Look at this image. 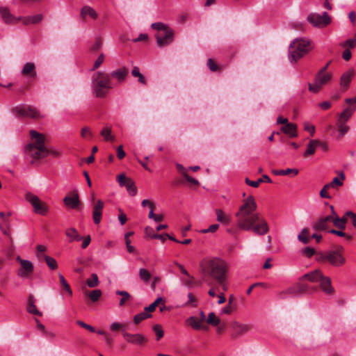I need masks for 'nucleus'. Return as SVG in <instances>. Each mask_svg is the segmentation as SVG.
Listing matches in <instances>:
<instances>
[{
    "label": "nucleus",
    "instance_id": "e2e57ef3",
    "mask_svg": "<svg viewBox=\"0 0 356 356\" xmlns=\"http://www.w3.org/2000/svg\"><path fill=\"white\" fill-rule=\"evenodd\" d=\"M148 217L149 218L153 219L156 222H161L164 218L162 214H154L152 211H149Z\"/></svg>",
    "mask_w": 356,
    "mask_h": 356
},
{
    "label": "nucleus",
    "instance_id": "6e6d98bb",
    "mask_svg": "<svg viewBox=\"0 0 356 356\" xmlns=\"http://www.w3.org/2000/svg\"><path fill=\"white\" fill-rule=\"evenodd\" d=\"M45 261L50 270H54L57 269L58 263L54 258L49 256L48 257H45Z\"/></svg>",
    "mask_w": 356,
    "mask_h": 356
},
{
    "label": "nucleus",
    "instance_id": "58836bf2",
    "mask_svg": "<svg viewBox=\"0 0 356 356\" xmlns=\"http://www.w3.org/2000/svg\"><path fill=\"white\" fill-rule=\"evenodd\" d=\"M298 239L303 243L307 244L310 241L309 230L308 228H304L298 236Z\"/></svg>",
    "mask_w": 356,
    "mask_h": 356
},
{
    "label": "nucleus",
    "instance_id": "49530a36",
    "mask_svg": "<svg viewBox=\"0 0 356 356\" xmlns=\"http://www.w3.org/2000/svg\"><path fill=\"white\" fill-rule=\"evenodd\" d=\"M188 301L184 303L185 307H196L197 306V298L192 293H188Z\"/></svg>",
    "mask_w": 356,
    "mask_h": 356
},
{
    "label": "nucleus",
    "instance_id": "aec40b11",
    "mask_svg": "<svg viewBox=\"0 0 356 356\" xmlns=\"http://www.w3.org/2000/svg\"><path fill=\"white\" fill-rule=\"evenodd\" d=\"M232 338H237L250 330V326L248 325L240 324L238 323H234L232 325Z\"/></svg>",
    "mask_w": 356,
    "mask_h": 356
},
{
    "label": "nucleus",
    "instance_id": "f03ea898",
    "mask_svg": "<svg viewBox=\"0 0 356 356\" xmlns=\"http://www.w3.org/2000/svg\"><path fill=\"white\" fill-rule=\"evenodd\" d=\"M228 270L227 263L217 257H206L199 264V271L202 277L216 281L224 291L227 289Z\"/></svg>",
    "mask_w": 356,
    "mask_h": 356
},
{
    "label": "nucleus",
    "instance_id": "a211bd4d",
    "mask_svg": "<svg viewBox=\"0 0 356 356\" xmlns=\"http://www.w3.org/2000/svg\"><path fill=\"white\" fill-rule=\"evenodd\" d=\"M333 216H327L320 218L312 223V228L315 231H322L327 228L328 224L332 222Z\"/></svg>",
    "mask_w": 356,
    "mask_h": 356
},
{
    "label": "nucleus",
    "instance_id": "bb28decb",
    "mask_svg": "<svg viewBox=\"0 0 356 356\" xmlns=\"http://www.w3.org/2000/svg\"><path fill=\"white\" fill-rule=\"evenodd\" d=\"M280 131L291 138L297 137V127L293 123H286L280 128Z\"/></svg>",
    "mask_w": 356,
    "mask_h": 356
},
{
    "label": "nucleus",
    "instance_id": "f257e3e1",
    "mask_svg": "<svg viewBox=\"0 0 356 356\" xmlns=\"http://www.w3.org/2000/svg\"><path fill=\"white\" fill-rule=\"evenodd\" d=\"M257 207L254 197L248 196L236 213V223L241 229L252 231L261 236L268 232L269 227L264 218L259 213L255 212Z\"/></svg>",
    "mask_w": 356,
    "mask_h": 356
},
{
    "label": "nucleus",
    "instance_id": "69168bd1",
    "mask_svg": "<svg viewBox=\"0 0 356 356\" xmlns=\"http://www.w3.org/2000/svg\"><path fill=\"white\" fill-rule=\"evenodd\" d=\"M76 324L79 325V326H81V327L85 328L87 330L91 332H96V330L95 329L94 327H92V326L86 323L85 322H83L82 321H76Z\"/></svg>",
    "mask_w": 356,
    "mask_h": 356
},
{
    "label": "nucleus",
    "instance_id": "b1692460",
    "mask_svg": "<svg viewBox=\"0 0 356 356\" xmlns=\"http://www.w3.org/2000/svg\"><path fill=\"white\" fill-rule=\"evenodd\" d=\"M320 287L321 290L326 294H332L334 293V289L331 284V280L328 277L322 275V278L320 279L319 282Z\"/></svg>",
    "mask_w": 356,
    "mask_h": 356
},
{
    "label": "nucleus",
    "instance_id": "5701e85b",
    "mask_svg": "<svg viewBox=\"0 0 356 356\" xmlns=\"http://www.w3.org/2000/svg\"><path fill=\"white\" fill-rule=\"evenodd\" d=\"M0 14L1 18L6 24H16L19 19L15 17L10 12V10L5 7L0 8Z\"/></svg>",
    "mask_w": 356,
    "mask_h": 356
},
{
    "label": "nucleus",
    "instance_id": "0e129e2a",
    "mask_svg": "<svg viewBox=\"0 0 356 356\" xmlns=\"http://www.w3.org/2000/svg\"><path fill=\"white\" fill-rule=\"evenodd\" d=\"M345 102L348 105V107L352 108L353 113L356 110V96L353 98H347Z\"/></svg>",
    "mask_w": 356,
    "mask_h": 356
},
{
    "label": "nucleus",
    "instance_id": "603ef678",
    "mask_svg": "<svg viewBox=\"0 0 356 356\" xmlns=\"http://www.w3.org/2000/svg\"><path fill=\"white\" fill-rule=\"evenodd\" d=\"M346 122L337 121V127L340 133V138L343 137L348 131L349 127L346 124Z\"/></svg>",
    "mask_w": 356,
    "mask_h": 356
},
{
    "label": "nucleus",
    "instance_id": "20e7f679",
    "mask_svg": "<svg viewBox=\"0 0 356 356\" xmlns=\"http://www.w3.org/2000/svg\"><path fill=\"white\" fill-rule=\"evenodd\" d=\"M113 81L108 73L98 71L92 74V89L95 97L98 98L105 97L108 91L114 88Z\"/></svg>",
    "mask_w": 356,
    "mask_h": 356
},
{
    "label": "nucleus",
    "instance_id": "2eb2a0df",
    "mask_svg": "<svg viewBox=\"0 0 356 356\" xmlns=\"http://www.w3.org/2000/svg\"><path fill=\"white\" fill-rule=\"evenodd\" d=\"M104 202L102 200H98L92 207V220L95 225H99L101 222Z\"/></svg>",
    "mask_w": 356,
    "mask_h": 356
},
{
    "label": "nucleus",
    "instance_id": "ddd939ff",
    "mask_svg": "<svg viewBox=\"0 0 356 356\" xmlns=\"http://www.w3.org/2000/svg\"><path fill=\"white\" fill-rule=\"evenodd\" d=\"M123 337L129 343L142 346L147 342L148 339L143 334H131L126 332L124 330H122Z\"/></svg>",
    "mask_w": 356,
    "mask_h": 356
},
{
    "label": "nucleus",
    "instance_id": "9d476101",
    "mask_svg": "<svg viewBox=\"0 0 356 356\" xmlns=\"http://www.w3.org/2000/svg\"><path fill=\"white\" fill-rule=\"evenodd\" d=\"M323 260L329 261L332 266H340L345 264L346 259L341 254L340 250L330 251L322 257Z\"/></svg>",
    "mask_w": 356,
    "mask_h": 356
},
{
    "label": "nucleus",
    "instance_id": "f704fd0d",
    "mask_svg": "<svg viewBox=\"0 0 356 356\" xmlns=\"http://www.w3.org/2000/svg\"><path fill=\"white\" fill-rule=\"evenodd\" d=\"M302 282L303 281H300L299 280V282L297 283L300 295V294H303V293H306L308 291L314 292V291H316L318 290L316 287L310 286L307 284L302 283Z\"/></svg>",
    "mask_w": 356,
    "mask_h": 356
},
{
    "label": "nucleus",
    "instance_id": "5fc2aeb1",
    "mask_svg": "<svg viewBox=\"0 0 356 356\" xmlns=\"http://www.w3.org/2000/svg\"><path fill=\"white\" fill-rule=\"evenodd\" d=\"M139 277L144 282H148L151 279V274L147 270L140 268L139 270Z\"/></svg>",
    "mask_w": 356,
    "mask_h": 356
},
{
    "label": "nucleus",
    "instance_id": "774afa93",
    "mask_svg": "<svg viewBox=\"0 0 356 356\" xmlns=\"http://www.w3.org/2000/svg\"><path fill=\"white\" fill-rule=\"evenodd\" d=\"M329 189V186L325 184L320 191V196L323 198L331 199L332 197L327 193Z\"/></svg>",
    "mask_w": 356,
    "mask_h": 356
},
{
    "label": "nucleus",
    "instance_id": "dca6fc26",
    "mask_svg": "<svg viewBox=\"0 0 356 356\" xmlns=\"http://www.w3.org/2000/svg\"><path fill=\"white\" fill-rule=\"evenodd\" d=\"M129 74L128 70L125 67H120L115 70L112 71L108 76H111V79H115L118 83H122L127 79Z\"/></svg>",
    "mask_w": 356,
    "mask_h": 356
},
{
    "label": "nucleus",
    "instance_id": "c9c22d12",
    "mask_svg": "<svg viewBox=\"0 0 356 356\" xmlns=\"http://www.w3.org/2000/svg\"><path fill=\"white\" fill-rule=\"evenodd\" d=\"M298 170L296 168H287L285 170H274L273 173L275 175H289L293 174V176H296L298 174Z\"/></svg>",
    "mask_w": 356,
    "mask_h": 356
},
{
    "label": "nucleus",
    "instance_id": "864d4df0",
    "mask_svg": "<svg viewBox=\"0 0 356 356\" xmlns=\"http://www.w3.org/2000/svg\"><path fill=\"white\" fill-rule=\"evenodd\" d=\"M151 27L153 29L158 31V33L165 31L167 29H170L167 25H165V24H163L162 22L152 23L151 25Z\"/></svg>",
    "mask_w": 356,
    "mask_h": 356
},
{
    "label": "nucleus",
    "instance_id": "f8f14e48",
    "mask_svg": "<svg viewBox=\"0 0 356 356\" xmlns=\"http://www.w3.org/2000/svg\"><path fill=\"white\" fill-rule=\"evenodd\" d=\"M157 44L163 47L170 44L174 39V31L172 29H168L165 31L157 33L155 35Z\"/></svg>",
    "mask_w": 356,
    "mask_h": 356
},
{
    "label": "nucleus",
    "instance_id": "393cba45",
    "mask_svg": "<svg viewBox=\"0 0 356 356\" xmlns=\"http://www.w3.org/2000/svg\"><path fill=\"white\" fill-rule=\"evenodd\" d=\"M43 19L42 14H38L33 16H27L23 17H18L19 21H22L24 25L36 24L40 23Z\"/></svg>",
    "mask_w": 356,
    "mask_h": 356
},
{
    "label": "nucleus",
    "instance_id": "6ab92c4d",
    "mask_svg": "<svg viewBox=\"0 0 356 356\" xmlns=\"http://www.w3.org/2000/svg\"><path fill=\"white\" fill-rule=\"evenodd\" d=\"M63 202L68 208L78 209L80 205V200L77 191L74 192L72 195L65 196L63 199Z\"/></svg>",
    "mask_w": 356,
    "mask_h": 356
},
{
    "label": "nucleus",
    "instance_id": "4468645a",
    "mask_svg": "<svg viewBox=\"0 0 356 356\" xmlns=\"http://www.w3.org/2000/svg\"><path fill=\"white\" fill-rule=\"evenodd\" d=\"M21 264V268L18 272V275L21 277H27L33 271V265L31 261L26 259H22L19 257L17 258Z\"/></svg>",
    "mask_w": 356,
    "mask_h": 356
},
{
    "label": "nucleus",
    "instance_id": "4c0bfd02",
    "mask_svg": "<svg viewBox=\"0 0 356 356\" xmlns=\"http://www.w3.org/2000/svg\"><path fill=\"white\" fill-rule=\"evenodd\" d=\"M186 323L193 329L198 330L202 328V323L195 316H191L186 319Z\"/></svg>",
    "mask_w": 356,
    "mask_h": 356
},
{
    "label": "nucleus",
    "instance_id": "c756f323",
    "mask_svg": "<svg viewBox=\"0 0 356 356\" xmlns=\"http://www.w3.org/2000/svg\"><path fill=\"white\" fill-rule=\"evenodd\" d=\"M35 298L33 297V295H31L29 298V302H28V305H27V311L28 312L32 314H34V315H36V316H41L42 315V312H40L37 307H36V305L35 304Z\"/></svg>",
    "mask_w": 356,
    "mask_h": 356
},
{
    "label": "nucleus",
    "instance_id": "e433bc0d",
    "mask_svg": "<svg viewBox=\"0 0 356 356\" xmlns=\"http://www.w3.org/2000/svg\"><path fill=\"white\" fill-rule=\"evenodd\" d=\"M353 114L352 108L347 107L346 108L343 112L339 115V119L337 121L346 122Z\"/></svg>",
    "mask_w": 356,
    "mask_h": 356
},
{
    "label": "nucleus",
    "instance_id": "2f4dec72",
    "mask_svg": "<svg viewBox=\"0 0 356 356\" xmlns=\"http://www.w3.org/2000/svg\"><path fill=\"white\" fill-rule=\"evenodd\" d=\"M217 220L224 225H228L230 222V216L225 213L222 209H216Z\"/></svg>",
    "mask_w": 356,
    "mask_h": 356
},
{
    "label": "nucleus",
    "instance_id": "7c9ffc66",
    "mask_svg": "<svg viewBox=\"0 0 356 356\" xmlns=\"http://www.w3.org/2000/svg\"><path fill=\"white\" fill-rule=\"evenodd\" d=\"M88 15L94 19L97 18V14L92 7L84 6L81 10V17L85 19Z\"/></svg>",
    "mask_w": 356,
    "mask_h": 356
},
{
    "label": "nucleus",
    "instance_id": "a19ab883",
    "mask_svg": "<svg viewBox=\"0 0 356 356\" xmlns=\"http://www.w3.org/2000/svg\"><path fill=\"white\" fill-rule=\"evenodd\" d=\"M111 127H104L100 134L104 138V140L106 141H113L115 138L111 136Z\"/></svg>",
    "mask_w": 356,
    "mask_h": 356
},
{
    "label": "nucleus",
    "instance_id": "9b49d317",
    "mask_svg": "<svg viewBox=\"0 0 356 356\" xmlns=\"http://www.w3.org/2000/svg\"><path fill=\"white\" fill-rule=\"evenodd\" d=\"M117 180L120 186L126 187L131 196H135L137 194V187L131 178L127 177L124 174H120L117 177Z\"/></svg>",
    "mask_w": 356,
    "mask_h": 356
},
{
    "label": "nucleus",
    "instance_id": "bf43d9fd",
    "mask_svg": "<svg viewBox=\"0 0 356 356\" xmlns=\"http://www.w3.org/2000/svg\"><path fill=\"white\" fill-rule=\"evenodd\" d=\"M153 330L154 331L156 336V340L159 341L164 334V332L160 325H155L153 327Z\"/></svg>",
    "mask_w": 356,
    "mask_h": 356
},
{
    "label": "nucleus",
    "instance_id": "473e14b6",
    "mask_svg": "<svg viewBox=\"0 0 356 356\" xmlns=\"http://www.w3.org/2000/svg\"><path fill=\"white\" fill-rule=\"evenodd\" d=\"M245 181L248 185L254 188H257L259 186V184L263 181L271 183L272 181L268 175H264L262 176L261 178L258 179L257 181H252L250 180L248 178H245Z\"/></svg>",
    "mask_w": 356,
    "mask_h": 356
},
{
    "label": "nucleus",
    "instance_id": "4d7b16f0",
    "mask_svg": "<svg viewBox=\"0 0 356 356\" xmlns=\"http://www.w3.org/2000/svg\"><path fill=\"white\" fill-rule=\"evenodd\" d=\"M102 291L99 289H96L90 291L88 293V297L92 302H97L102 296Z\"/></svg>",
    "mask_w": 356,
    "mask_h": 356
},
{
    "label": "nucleus",
    "instance_id": "de8ad7c7",
    "mask_svg": "<svg viewBox=\"0 0 356 356\" xmlns=\"http://www.w3.org/2000/svg\"><path fill=\"white\" fill-rule=\"evenodd\" d=\"M316 148H317L316 140H310L307 145V150L304 153V156L312 155L315 152V150Z\"/></svg>",
    "mask_w": 356,
    "mask_h": 356
},
{
    "label": "nucleus",
    "instance_id": "72a5a7b5",
    "mask_svg": "<svg viewBox=\"0 0 356 356\" xmlns=\"http://www.w3.org/2000/svg\"><path fill=\"white\" fill-rule=\"evenodd\" d=\"M116 294L122 296V298L120 300L119 302L120 307H124L127 302H129L132 299L131 296L129 294V293H128L126 291L118 290L116 291Z\"/></svg>",
    "mask_w": 356,
    "mask_h": 356
},
{
    "label": "nucleus",
    "instance_id": "37998d69",
    "mask_svg": "<svg viewBox=\"0 0 356 356\" xmlns=\"http://www.w3.org/2000/svg\"><path fill=\"white\" fill-rule=\"evenodd\" d=\"M207 322L212 326H217L220 324V319L216 316L214 312H211L207 316Z\"/></svg>",
    "mask_w": 356,
    "mask_h": 356
},
{
    "label": "nucleus",
    "instance_id": "a878e982",
    "mask_svg": "<svg viewBox=\"0 0 356 356\" xmlns=\"http://www.w3.org/2000/svg\"><path fill=\"white\" fill-rule=\"evenodd\" d=\"M355 72L353 69H350L348 71L345 72L341 76L340 79V85L347 89L349 86L350 82L351 79L354 76Z\"/></svg>",
    "mask_w": 356,
    "mask_h": 356
},
{
    "label": "nucleus",
    "instance_id": "09e8293b",
    "mask_svg": "<svg viewBox=\"0 0 356 356\" xmlns=\"http://www.w3.org/2000/svg\"><path fill=\"white\" fill-rule=\"evenodd\" d=\"M86 284L90 288L97 286L99 284L97 275L95 273H92L91 275V277L86 280Z\"/></svg>",
    "mask_w": 356,
    "mask_h": 356
},
{
    "label": "nucleus",
    "instance_id": "6e6552de",
    "mask_svg": "<svg viewBox=\"0 0 356 356\" xmlns=\"http://www.w3.org/2000/svg\"><path fill=\"white\" fill-rule=\"evenodd\" d=\"M307 19L313 26L318 29L325 28L332 22V17L326 12H324L322 15L314 13H310Z\"/></svg>",
    "mask_w": 356,
    "mask_h": 356
},
{
    "label": "nucleus",
    "instance_id": "c03bdc74",
    "mask_svg": "<svg viewBox=\"0 0 356 356\" xmlns=\"http://www.w3.org/2000/svg\"><path fill=\"white\" fill-rule=\"evenodd\" d=\"M341 180L338 177H334L332 181L327 184L329 188H335L338 186H341L343 185V181L345 179V175L343 172L340 174Z\"/></svg>",
    "mask_w": 356,
    "mask_h": 356
},
{
    "label": "nucleus",
    "instance_id": "8fccbe9b",
    "mask_svg": "<svg viewBox=\"0 0 356 356\" xmlns=\"http://www.w3.org/2000/svg\"><path fill=\"white\" fill-rule=\"evenodd\" d=\"M151 316H152V315L150 314L143 311V312L139 313L134 316V321L136 324H138L141 321H143L148 318H150Z\"/></svg>",
    "mask_w": 356,
    "mask_h": 356
},
{
    "label": "nucleus",
    "instance_id": "c85d7f7f",
    "mask_svg": "<svg viewBox=\"0 0 356 356\" xmlns=\"http://www.w3.org/2000/svg\"><path fill=\"white\" fill-rule=\"evenodd\" d=\"M65 235L69 238V242L79 241L82 237L79 235L78 231L74 227L67 228L65 230Z\"/></svg>",
    "mask_w": 356,
    "mask_h": 356
},
{
    "label": "nucleus",
    "instance_id": "1a4fd4ad",
    "mask_svg": "<svg viewBox=\"0 0 356 356\" xmlns=\"http://www.w3.org/2000/svg\"><path fill=\"white\" fill-rule=\"evenodd\" d=\"M13 111L18 116L31 118L33 119L42 118L43 115L33 106L30 105H20L16 106Z\"/></svg>",
    "mask_w": 356,
    "mask_h": 356
},
{
    "label": "nucleus",
    "instance_id": "ea45409f",
    "mask_svg": "<svg viewBox=\"0 0 356 356\" xmlns=\"http://www.w3.org/2000/svg\"><path fill=\"white\" fill-rule=\"evenodd\" d=\"M345 216L342 217L341 218H339L338 216H336L335 217L333 216L332 222L335 227H337L339 229H344L346 228V223L347 222V219Z\"/></svg>",
    "mask_w": 356,
    "mask_h": 356
},
{
    "label": "nucleus",
    "instance_id": "338daca9",
    "mask_svg": "<svg viewBox=\"0 0 356 356\" xmlns=\"http://www.w3.org/2000/svg\"><path fill=\"white\" fill-rule=\"evenodd\" d=\"M207 66L209 67L210 70L212 72H216L219 69L218 65L212 58L208 59Z\"/></svg>",
    "mask_w": 356,
    "mask_h": 356
},
{
    "label": "nucleus",
    "instance_id": "39448f33",
    "mask_svg": "<svg viewBox=\"0 0 356 356\" xmlns=\"http://www.w3.org/2000/svg\"><path fill=\"white\" fill-rule=\"evenodd\" d=\"M312 49L311 40L305 38L293 40L289 47V58L296 62Z\"/></svg>",
    "mask_w": 356,
    "mask_h": 356
},
{
    "label": "nucleus",
    "instance_id": "680f3d73",
    "mask_svg": "<svg viewBox=\"0 0 356 356\" xmlns=\"http://www.w3.org/2000/svg\"><path fill=\"white\" fill-rule=\"evenodd\" d=\"M104 60V54H101L98 56L97 59L95 60V62L93 65V67L92 68V70H95L97 68H99L101 66V65L103 63Z\"/></svg>",
    "mask_w": 356,
    "mask_h": 356
},
{
    "label": "nucleus",
    "instance_id": "3c124183",
    "mask_svg": "<svg viewBox=\"0 0 356 356\" xmlns=\"http://www.w3.org/2000/svg\"><path fill=\"white\" fill-rule=\"evenodd\" d=\"M133 234H134L133 232H127L124 235V239H125L127 251L130 253L134 252L135 250L134 247L131 245V241L129 239V237L131 236H132Z\"/></svg>",
    "mask_w": 356,
    "mask_h": 356
},
{
    "label": "nucleus",
    "instance_id": "423d86ee",
    "mask_svg": "<svg viewBox=\"0 0 356 356\" xmlns=\"http://www.w3.org/2000/svg\"><path fill=\"white\" fill-rule=\"evenodd\" d=\"M25 200L33 207V211L38 215L45 216L49 211L47 204L42 201L36 195L27 192L25 194Z\"/></svg>",
    "mask_w": 356,
    "mask_h": 356
},
{
    "label": "nucleus",
    "instance_id": "a18cd8bd",
    "mask_svg": "<svg viewBox=\"0 0 356 356\" xmlns=\"http://www.w3.org/2000/svg\"><path fill=\"white\" fill-rule=\"evenodd\" d=\"M131 74L134 77H138V81L140 83H142L143 85H146L147 84L146 79L144 77V76L140 72V70H139L138 67H137V66L134 67V68L131 70Z\"/></svg>",
    "mask_w": 356,
    "mask_h": 356
},
{
    "label": "nucleus",
    "instance_id": "7ed1b4c3",
    "mask_svg": "<svg viewBox=\"0 0 356 356\" xmlns=\"http://www.w3.org/2000/svg\"><path fill=\"white\" fill-rule=\"evenodd\" d=\"M30 136L35 141L28 144L25 147V153L34 160L46 158L49 155L54 157L60 156V152L51 149H48L44 144V135L37 132L35 130L30 131Z\"/></svg>",
    "mask_w": 356,
    "mask_h": 356
},
{
    "label": "nucleus",
    "instance_id": "412c9836",
    "mask_svg": "<svg viewBox=\"0 0 356 356\" xmlns=\"http://www.w3.org/2000/svg\"><path fill=\"white\" fill-rule=\"evenodd\" d=\"M322 272L318 269H316L303 275L300 277V281L308 280L311 282H318L320 279L322 278Z\"/></svg>",
    "mask_w": 356,
    "mask_h": 356
},
{
    "label": "nucleus",
    "instance_id": "0eeeda50",
    "mask_svg": "<svg viewBox=\"0 0 356 356\" xmlns=\"http://www.w3.org/2000/svg\"><path fill=\"white\" fill-rule=\"evenodd\" d=\"M332 78V74L331 73L318 72L315 76L314 82L308 84L309 90L313 93L318 92L324 86L331 81Z\"/></svg>",
    "mask_w": 356,
    "mask_h": 356
},
{
    "label": "nucleus",
    "instance_id": "79ce46f5",
    "mask_svg": "<svg viewBox=\"0 0 356 356\" xmlns=\"http://www.w3.org/2000/svg\"><path fill=\"white\" fill-rule=\"evenodd\" d=\"M58 277H59L60 284L63 287V289L65 291V292L70 297H72V291L71 289L70 284L65 280L64 276L61 274H59Z\"/></svg>",
    "mask_w": 356,
    "mask_h": 356
},
{
    "label": "nucleus",
    "instance_id": "4be33fe9",
    "mask_svg": "<svg viewBox=\"0 0 356 356\" xmlns=\"http://www.w3.org/2000/svg\"><path fill=\"white\" fill-rule=\"evenodd\" d=\"M21 74L26 77L35 78L37 75L35 64L31 62L26 63L22 69Z\"/></svg>",
    "mask_w": 356,
    "mask_h": 356
},
{
    "label": "nucleus",
    "instance_id": "052dcab7",
    "mask_svg": "<svg viewBox=\"0 0 356 356\" xmlns=\"http://www.w3.org/2000/svg\"><path fill=\"white\" fill-rule=\"evenodd\" d=\"M341 46L343 47H348L353 49L356 47V38H351L346 40Z\"/></svg>",
    "mask_w": 356,
    "mask_h": 356
},
{
    "label": "nucleus",
    "instance_id": "13d9d810",
    "mask_svg": "<svg viewBox=\"0 0 356 356\" xmlns=\"http://www.w3.org/2000/svg\"><path fill=\"white\" fill-rule=\"evenodd\" d=\"M186 278H182L181 282L183 284L188 287H191L195 284V278L193 276H191L188 274V275L186 276Z\"/></svg>",
    "mask_w": 356,
    "mask_h": 356
},
{
    "label": "nucleus",
    "instance_id": "cd10ccee",
    "mask_svg": "<svg viewBox=\"0 0 356 356\" xmlns=\"http://www.w3.org/2000/svg\"><path fill=\"white\" fill-rule=\"evenodd\" d=\"M299 295H300V293H299L298 285L296 284V285L292 286L288 288L287 289L280 292L278 294V296L280 298L284 299V298H286L288 296H297Z\"/></svg>",
    "mask_w": 356,
    "mask_h": 356
},
{
    "label": "nucleus",
    "instance_id": "f3484780",
    "mask_svg": "<svg viewBox=\"0 0 356 356\" xmlns=\"http://www.w3.org/2000/svg\"><path fill=\"white\" fill-rule=\"evenodd\" d=\"M10 214H6L3 212H0V229L3 234L9 236L10 243H13V238L10 236V230L9 225Z\"/></svg>",
    "mask_w": 356,
    "mask_h": 356
}]
</instances>
